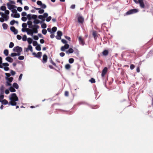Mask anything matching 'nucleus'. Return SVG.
<instances>
[{"mask_svg":"<svg viewBox=\"0 0 153 153\" xmlns=\"http://www.w3.org/2000/svg\"><path fill=\"white\" fill-rule=\"evenodd\" d=\"M9 99L10 101L8 103L9 105L16 106L17 104L16 101L18 100V98L15 93L12 94L9 96Z\"/></svg>","mask_w":153,"mask_h":153,"instance_id":"1","label":"nucleus"},{"mask_svg":"<svg viewBox=\"0 0 153 153\" xmlns=\"http://www.w3.org/2000/svg\"><path fill=\"white\" fill-rule=\"evenodd\" d=\"M37 16L36 15L29 14H28L27 16V18L28 20H30L32 19H34L33 22L35 24H38L39 23H42V22H40L39 20L37 19Z\"/></svg>","mask_w":153,"mask_h":153,"instance_id":"2","label":"nucleus"},{"mask_svg":"<svg viewBox=\"0 0 153 153\" xmlns=\"http://www.w3.org/2000/svg\"><path fill=\"white\" fill-rule=\"evenodd\" d=\"M13 51L16 52L18 54L19 56L21 55V53L22 51V47L19 46L15 47L13 48Z\"/></svg>","mask_w":153,"mask_h":153,"instance_id":"3","label":"nucleus"},{"mask_svg":"<svg viewBox=\"0 0 153 153\" xmlns=\"http://www.w3.org/2000/svg\"><path fill=\"white\" fill-rule=\"evenodd\" d=\"M5 79L7 80V81L6 82V85L7 86H11L12 84H11V82H12L13 80V77H5Z\"/></svg>","mask_w":153,"mask_h":153,"instance_id":"4","label":"nucleus"},{"mask_svg":"<svg viewBox=\"0 0 153 153\" xmlns=\"http://www.w3.org/2000/svg\"><path fill=\"white\" fill-rule=\"evenodd\" d=\"M48 13H44L43 15H40L39 16H38V18L39 19L42 20V21H41V22H42V23L45 20V18L48 17Z\"/></svg>","mask_w":153,"mask_h":153,"instance_id":"5","label":"nucleus"},{"mask_svg":"<svg viewBox=\"0 0 153 153\" xmlns=\"http://www.w3.org/2000/svg\"><path fill=\"white\" fill-rule=\"evenodd\" d=\"M137 9H134L130 10L126 13V15H130L136 13L138 12Z\"/></svg>","mask_w":153,"mask_h":153,"instance_id":"6","label":"nucleus"},{"mask_svg":"<svg viewBox=\"0 0 153 153\" xmlns=\"http://www.w3.org/2000/svg\"><path fill=\"white\" fill-rule=\"evenodd\" d=\"M135 2L136 4L139 3L140 4V6L141 8H144L145 7V5L143 1V0H138V2L137 0H133Z\"/></svg>","mask_w":153,"mask_h":153,"instance_id":"7","label":"nucleus"},{"mask_svg":"<svg viewBox=\"0 0 153 153\" xmlns=\"http://www.w3.org/2000/svg\"><path fill=\"white\" fill-rule=\"evenodd\" d=\"M57 35L56 36V38L57 39H60L61 36H62V33L60 31H58L57 32Z\"/></svg>","mask_w":153,"mask_h":153,"instance_id":"8","label":"nucleus"},{"mask_svg":"<svg viewBox=\"0 0 153 153\" xmlns=\"http://www.w3.org/2000/svg\"><path fill=\"white\" fill-rule=\"evenodd\" d=\"M2 65L4 66V70L6 71H7L9 70V68L8 66L9 65V64L7 63H4L2 64Z\"/></svg>","mask_w":153,"mask_h":153,"instance_id":"9","label":"nucleus"},{"mask_svg":"<svg viewBox=\"0 0 153 153\" xmlns=\"http://www.w3.org/2000/svg\"><path fill=\"white\" fill-rule=\"evenodd\" d=\"M7 5L8 8L10 10H11V9H13L14 8H16L17 7L16 6L14 5H11V4H10L9 3H7Z\"/></svg>","mask_w":153,"mask_h":153,"instance_id":"10","label":"nucleus"},{"mask_svg":"<svg viewBox=\"0 0 153 153\" xmlns=\"http://www.w3.org/2000/svg\"><path fill=\"white\" fill-rule=\"evenodd\" d=\"M78 39L79 44L84 45L85 44V42L84 39L82 38L81 36L79 37Z\"/></svg>","mask_w":153,"mask_h":153,"instance_id":"11","label":"nucleus"},{"mask_svg":"<svg viewBox=\"0 0 153 153\" xmlns=\"http://www.w3.org/2000/svg\"><path fill=\"white\" fill-rule=\"evenodd\" d=\"M69 47V45L68 44H66L64 46H62L61 48V50L62 51H64L65 50L68 48Z\"/></svg>","mask_w":153,"mask_h":153,"instance_id":"12","label":"nucleus"},{"mask_svg":"<svg viewBox=\"0 0 153 153\" xmlns=\"http://www.w3.org/2000/svg\"><path fill=\"white\" fill-rule=\"evenodd\" d=\"M107 70L108 69L106 67H105L103 69L101 74V76L102 77H104L105 76L107 71Z\"/></svg>","mask_w":153,"mask_h":153,"instance_id":"13","label":"nucleus"},{"mask_svg":"<svg viewBox=\"0 0 153 153\" xmlns=\"http://www.w3.org/2000/svg\"><path fill=\"white\" fill-rule=\"evenodd\" d=\"M78 22L80 23H82L84 21L83 18L81 16H79L78 18Z\"/></svg>","mask_w":153,"mask_h":153,"instance_id":"14","label":"nucleus"},{"mask_svg":"<svg viewBox=\"0 0 153 153\" xmlns=\"http://www.w3.org/2000/svg\"><path fill=\"white\" fill-rule=\"evenodd\" d=\"M10 30L12 32L14 33L15 34H17L18 33V30L14 27H10Z\"/></svg>","mask_w":153,"mask_h":153,"instance_id":"15","label":"nucleus"},{"mask_svg":"<svg viewBox=\"0 0 153 153\" xmlns=\"http://www.w3.org/2000/svg\"><path fill=\"white\" fill-rule=\"evenodd\" d=\"M33 29H29L27 31V33L28 35H30L32 36H33L34 32L33 31Z\"/></svg>","mask_w":153,"mask_h":153,"instance_id":"16","label":"nucleus"},{"mask_svg":"<svg viewBox=\"0 0 153 153\" xmlns=\"http://www.w3.org/2000/svg\"><path fill=\"white\" fill-rule=\"evenodd\" d=\"M11 16L13 18H19L20 17V15L19 13H12Z\"/></svg>","mask_w":153,"mask_h":153,"instance_id":"17","label":"nucleus"},{"mask_svg":"<svg viewBox=\"0 0 153 153\" xmlns=\"http://www.w3.org/2000/svg\"><path fill=\"white\" fill-rule=\"evenodd\" d=\"M47 56L46 54H44L43 55L42 58V62L43 63H46L47 60Z\"/></svg>","mask_w":153,"mask_h":153,"instance_id":"18","label":"nucleus"},{"mask_svg":"<svg viewBox=\"0 0 153 153\" xmlns=\"http://www.w3.org/2000/svg\"><path fill=\"white\" fill-rule=\"evenodd\" d=\"M5 60L10 62H12L13 61V59L10 56H8L6 58Z\"/></svg>","mask_w":153,"mask_h":153,"instance_id":"19","label":"nucleus"},{"mask_svg":"<svg viewBox=\"0 0 153 153\" xmlns=\"http://www.w3.org/2000/svg\"><path fill=\"white\" fill-rule=\"evenodd\" d=\"M16 23L17 24H18V22L17 21H16L14 20H13L11 21L10 22V24L11 25H13Z\"/></svg>","mask_w":153,"mask_h":153,"instance_id":"20","label":"nucleus"},{"mask_svg":"<svg viewBox=\"0 0 153 153\" xmlns=\"http://www.w3.org/2000/svg\"><path fill=\"white\" fill-rule=\"evenodd\" d=\"M73 49L71 48H70L68 49V51H66V53H73Z\"/></svg>","mask_w":153,"mask_h":153,"instance_id":"21","label":"nucleus"},{"mask_svg":"<svg viewBox=\"0 0 153 153\" xmlns=\"http://www.w3.org/2000/svg\"><path fill=\"white\" fill-rule=\"evenodd\" d=\"M10 86V87L9 88V90L11 92H14L16 91V90L12 86V85Z\"/></svg>","mask_w":153,"mask_h":153,"instance_id":"22","label":"nucleus"},{"mask_svg":"<svg viewBox=\"0 0 153 153\" xmlns=\"http://www.w3.org/2000/svg\"><path fill=\"white\" fill-rule=\"evenodd\" d=\"M42 54V53L41 52H39L36 55V57L38 58H40Z\"/></svg>","mask_w":153,"mask_h":153,"instance_id":"23","label":"nucleus"},{"mask_svg":"<svg viewBox=\"0 0 153 153\" xmlns=\"http://www.w3.org/2000/svg\"><path fill=\"white\" fill-rule=\"evenodd\" d=\"M13 87L16 89L19 88V85L16 83H14L13 84Z\"/></svg>","mask_w":153,"mask_h":153,"instance_id":"24","label":"nucleus"},{"mask_svg":"<svg viewBox=\"0 0 153 153\" xmlns=\"http://www.w3.org/2000/svg\"><path fill=\"white\" fill-rule=\"evenodd\" d=\"M102 53L103 55L107 56L108 53V51L107 50H105L103 51Z\"/></svg>","mask_w":153,"mask_h":153,"instance_id":"25","label":"nucleus"},{"mask_svg":"<svg viewBox=\"0 0 153 153\" xmlns=\"http://www.w3.org/2000/svg\"><path fill=\"white\" fill-rule=\"evenodd\" d=\"M2 25L4 30H6L7 29L8 25L4 23L2 24Z\"/></svg>","mask_w":153,"mask_h":153,"instance_id":"26","label":"nucleus"},{"mask_svg":"<svg viewBox=\"0 0 153 153\" xmlns=\"http://www.w3.org/2000/svg\"><path fill=\"white\" fill-rule=\"evenodd\" d=\"M27 50H30L31 52L33 51V48L32 46L30 45H28V48H27Z\"/></svg>","mask_w":153,"mask_h":153,"instance_id":"27","label":"nucleus"},{"mask_svg":"<svg viewBox=\"0 0 153 153\" xmlns=\"http://www.w3.org/2000/svg\"><path fill=\"white\" fill-rule=\"evenodd\" d=\"M57 30V28L56 27H53L51 30V32H52V33H54Z\"/></svg>","mask_w":153,"mask_h":153,"instance_id":"28","label":"nucleus"},{"mask_svg":"<svg viewBox=\"0 0 153 153\" xmlns=\"http://www.w3.org/2000/svg\"><path fill=\"white\" fill-rule=\"evenodd\" d=\"M19 56V55L17 53H12L10 55V56L12 57H14V56Z\"/></svg>","mask_w":153,"mask_h":153,"instance_id":"29","label":"nucleus"},{"mask_svg":"<svg viewBox=\"0 0 153 153\" xmlns=\"http://www.w3.org/2000/svg\"><path fill=\"white\" fill-rule=\"evenodd\" d=\"M36 49L38 51H40L41 50L40 45L39 44L37 45L36 47Z\"/></svg>","mask_w":153,"mask_h":153,"instance_id":"30","label":"nucleus"},{"mask_svg":"<svg viewBox=\"0 0 153 153\" xmlns=\"http://www.w3.org/2000/svg\"><path fill=\"white\" fill-rule=\"evenodd\" d=\"M8 103V102L6 100H2V104L4 105H6Z\"/></svg>","mask_w":153,"mask_h":153,"instance_id":"31","label":"nucleus"},{"mask_svg":"<svg viewBox=\"0 0 153 153\" xmlns=\"http://www.w3.org/2000/svg\"><path fill=\"white\" fill-rule=\"evenodd\" d=\"M27 40L28 43L30 45L32 43V40L30 38H27Z\"/></svg>","mask_w":153,"mask_h":153,"instance_id":"32","label":"nucleus"},{"mask_svg":"<svg viewBox=\"0 0 153 153\" xmlns=\"http://www.w3.org/2000/svg\"><path fill=\"white\" fill-rule=\"evenodd\" d=\"M27 36L25 35H24L22 38V40L24 41H25L27 40Z\"/></svg>","mask_w":153,"mask_h":153,"instance_id":"33","label":"nucleus"},{"mask_svg":"<svg viewBox=\"0 0 153 153\" xmlns=\"http://www.w3.org/2000/svg\"><path fill=\"white\" fill-rule=\"evenodd\" d=\"M4 53L6 56H7L8 55V51L7 49H5L4 51Z\"/></svg>","mask_w":153,"mask_h":153,"instance_id":"34","label":"nucleus"},{"mask_svg":"<svg viewBox=\"0 0 153 153\" xmlns=\"http://www.w3.org/2000/svg\"><path fill=\"white\" fill-rule=\"evenodd\" d=\"M0 9L2 11H5L6 9V7L5 6H1L0 8Z\"/></svg>","mask_w":153,"mask_h":153,"instance_id":"35","label":"nucleus"},{"mask_svg":"<svg viewBox=\"0 0 153 153\" xmlns=\"http://www.w3.org/2000/svg\"><path fill=\"white\" fill-rule=\"evenodd\" d=\"M14 46V44L13 42H10L9 45V48H12Z\"/></svg>","mask_w":153,"mask_h":153,"instance_id":"36","label":"nucleus"},{"mask_svg":"<svg viewBox=\"0 0 153 153\" xmlns=\"http://www.w3.org/2000/svg\"><path fill=\"white\" fill-rule=\"evenodd\" d=\"M97 32L95 31H94L93 32V35L95 38L97 36Z\"/></svg>","mask_w":153,"mask_h":153,"instance_id":"37","label":"nucleus"},{"mask_svg":"<svg viewBox=\"0 0 153 153\" xmlns=\"http://www.w3.org/2000/svg\"><path fill=\"white\" fill-rule=\"evenodd\" d=\"M2 59L1 57H0V68H3V67L2 66Z\"/></svg>","mask_w":153,"mask_h":153,"instance_id":"38","label":"nucleus"},{"mask_svg":"<svg viewBox=\"0 0 153 153\" xmlns=\"http://www.w3.org/2000/svg\"><path fill=\"white\" fill-rule=\"evenodd\" d=\"M50 62L54 66L56 67V64H55V63H54L53 61V60H52L51 58H50Z\"/></svg>","mask_w":153,"mask_h":153,"instance_id":"39","label":"nucleus"},{"mask_svg":"<svg viewBox=\"0 0 153 153\" xmlns=\"http://www.w3.org/2000/svg\"><path fill=\"white\" fill-rule=\"evenodd\" d=\"M47 27L46 24L45 23H43L41 25V27L42 28L45 29Z\"/></svg>","mask_w":153,"mask_h":153,"instance_id":"40","label":"nucleus"},{"mask_svg":"<svg viewBox=\"0 0 153 153\" xmlns=\"http://www.w3.org/2000/svg\"><path fill=\"white\" fill-rule=\"evenodd\" d=\"M65 67L66 69H69L71 68V66L69 64H67L65 65Z\"/></svg>","mask_w":153,"mask_h":153,"instance_id":"41","label":"nucleus"},{"mask_svg":"<svg viewBox=\"0 0 153 153\" xmlns=\"http://www.w3.org/2000/svg\"><path fill=\"white\" fill-rule=\"evenodd\" d=\"M89 81L91 83H94L95 82V79L93 78H91Z\"/></svg>","mask_w":153,"mask_h":153,"instance_id":"42","label":"nucleus"},{"mask_svg":"<svg viewBox=\"0 0 153 153\" xmlns=\"http://www.w3.org/2000/svg\"><path fill=\"white\" fill-rule=\"evenodd\" d=\"M46 18H47L46 19V20L47 22H49L51 20V18H52L51 17V16H49L48 17H47Z\"/></svg>","mask_w":153,"mask_h":153,"instance_id":"43","label":"nucleus"},{"mask_svg":"<svg viewBox=\"0 0 153 153\" xmlns=\"http://www.w3.org/2000/svg\"><path fill=\"white\" fill-rule=\"evenodd\" d=\"M68 61L69 63L71 64L74 62V59L73 58H70L69 59Z\"/></svg>","mask_w":153,"mask_h":153,"instance_id":"44","label":"nucleus"},{"mask_svg":"<svg viewBox=\"0 0 153 153\" xmlns=\"http://www.w3.org/2000/svg\"><path fill=\"white\" fill-rule=\"evenodd\" d=\"M19 56L18 57V59L20 60H23L24 58V56Z\"/></svg>","mask_w":153,"mask_h":153,"instance_id":"45","label":"nucleus"},{"mask_svg":"<svg viewBox=\"0 0 153 153\" xmlns=\"http://www.w3.org/2000/svg\"><path fill=\"white\" fill-rule=\"evenodd\" d=\"M27 24L29 26V27H30L32 25V22L30 21H28Z\"/></svg>","mask_w":153,"mask_h":153,"instance_id":"46","label":"nucleus"},{"mask_svg":"<svg viewBox=\"0 0 153 153\" xmlns=\"http://www.w3.org/2000/svg\"><path fill=\"white\" fill-rule=\"evenodd\" d=\"M3 18L5 21H7L9 18V16L7 15H5Z\"/></svg>","mask_w":153,"mask_h":153,"instance_id":"47","label":"nucleus"},{"mask_svg":"<svg viewBox=\"0 0 153 153\" xmlns=\"http://www.w3.org/2000/svg\"><path fill=\"white\" fill-rule=\"evenodd\" d=\"M21 15L23 17H25V16H27V13L25 12H23L21 13Z\"/></svg>","mask_w":153,"mask_h":153,"instance_id":"48","label":"nucleus"},{"mask_svg":"<svg viewBox=\"0 0 153 153\" xmlns=\"http://www.w3.org/2000/svg\"><path fill=\"white\" fill-rule=\"evenodd\" d=\"M47 33V31L46 29H44L42 30V33L44 35H45Z\"/></svg>","mask_w":153,"mask_h":153,"instance_id":"49","label":"nucleus"},{"mask_svg":"<svg viewBox=\"0 0 153 153\" xmlns=\"http://www.w3.org/2000/svg\"><path fill=\"white\" fill-rule=\"evenodd\" d=\"M4 13L5 15H9L10 13L9 11L8 10L6 9L4 11Z\"/></svg>","mask_w":153,"mask_h":153,"instance_id":"50","label":"nucleus"},{"mask_svg":"<svg viewBox=\"0 0 153 153\" xmlns=\"http://www.w3.org/2000/svg\"><path fill=\"white\" fill-rule=\"evenodd\" d=\"M5 87L3 85H1L0 88V91H4Z\"/></svg>","mask_w":153,"mask_h":153,"instance_id":"51","label":"nucleus"},{"mask_svg":"<svg viewBox=\"0 0 153 153\" xmlns=\"http://www.w3.org/2000/svg\"><path fill=\"white\" fill-rule=\"evenodd\" d=\"M44 12V10L43 9H42L41 8L39 10L38 12L40 14L43 13Z\"/></svg>","mask_w":153,"mask_h":153,"instance_id":"52","label":"nucleus"},{"mask_svg":"<svg viewBox=\"0 0 153 153\" xmlns=\"http://www.w3.org/2000/svg\"><path fill=\"white\" fill-rule=\"evenodd\" d=\"M41 7L43 9H45L46 7V5L44 4H42L41 5Z\"/></svg>","mask_w":153,"mask_h":153,"instance_id":"53","label":"nucleus"},{"mask_svg":"<svg viewBox=\"0 0 153 153\" xmlns=\"http://www.w3.org/2000/svg\"><path fill=\"white\" fill-rule=\"evenodd\" d=\"M12 12L13 13H17V10L16 9H12L11 10Z\"/></svg>","mask_w":153,"mask_h":153,"instance_id":"54","label":"nucleus"},{"mask_svg":"<svg viewBox=\"0 0 153 153\" xmlns=\"http://www.w3.org/2000/svg\"><path fill=\"white\" fill-rule=\"evenodd\" d=\"M33 46H36L38 45L37 42L36 41H34L33 42Z\"/></svg>","mask_w":153,"mask_h":153,"instance_id":"55","label":"nucleus"},{"mask_svg":"<svg viewBox=\"0 0 153 153\" xmlns=\"http://www.w3.org/2000/svg\"><path fill=\"white\" fill-rule=\"evenodd\" d=\"M22 20L23 22H25L27 20V18L25 17H22L21 19Z\"/></svg>","mask_w":153,"mask_h":153,"instance_id":"56","label":"nucleus"},{"mask_svg":"<svg viewBox=\"0 0 153 153\" xmlns=\"http://www.w3.org/2000/svg\"><path fill=\"white\" fill-rule=\"evenodd\" d=\"M33 27L35 29H37L39 28V26L37 25H35L33 26Z\"/></svg>","mask_w":153,"mask_h":153,"instance_id":"57","label":"nucleus"},{"mask_svg":"<svg viewBox=\"0 0 153 153\" xmlns=\"http://www.w3.org/2000/svg\"><path fill=\"white\" fill-rule=\"evenodd\" d=\"M17 38L19 40H21L22 38V36L19 35H17L16 36Z\"/></svg>","mask_w":153,"mask_h":153,"instance_id":"58","label":"nucleus"},{"mask_svg":"<svg viewBox=\"0 0 153 153\" xmlns=\"http://www.w3.org/2000/svg\"><path fill=\"white\" fill-rule=\"evenodd\" d=\"M10 73H11V74L13 76L15 74L16 72L14 71L11 70L10 71Z\"/></svg>","mask_w":153,"mask_h":153,"instance_id":"59","label":"nucleus"},{"mask_svg":"<svg viewBox=\"0 0 153 153\" xmlns=\"http://www.w3.org/2000/svg\"><path fill=\"white\" fill-rule=\"evenodd\" d=\"M17 10L19 12H21L22 10V7H17Z\"/></svg>","mask_w":153,"mask_h":153,"instance_id":"60","label":"nucleus"},{"mask_svg":"<svg viewBox=\"0 0 153 153\" xmlns=\"http://www.w3.org/2000/svg\"><path fill=\"white\" fill-rule=\"evenodd\" d=\"M42 1H38L37 2V4L41 6V5H42Z\"/></svg>","mask_w":153,"mask_h":153,"instance_id":"61","label":"nucleus"},{"mask_svg":"<svg viewBox=\"0 0 153 153\" xmlns=\"http://www.w3.org/2000/svg\"><path fill=\"white\" fill-rule=\"evenodd\" d=\"M62 42L64 44H67V41L65 39H62L61 40Z\"/></svg>","mask_w":153,"mask_h":153,"instance_id":"62","label":"nucleus"},{"mask_svg":"<svg viewBox=\"0 0 153 153\" xmlns=\"http://www.w3.org/2000/svg\"><path fill=\"white\" fill-rule=\"evenodd\" d=\"M33 39L35 40H37L38 39H39V37H38L37 36H33Z\"/></svg>","mask_w":153,"mask_h":153,"instance_id":"63","label":"nucleus"},{"mask_svg":"<svg viewBox=\"0 0 153 153\" xmlns=\"http://www.w3.org/2000/svg\"><path fill=\"white\" fill-rule=\"evenodd\" d=\"M135 66L134 65L131 64L130 65V68L131 69L133 70Z\"/></svg>","mask_w":153,"mask_h":153,"instance_id":"64","label":"nucleus"}]
</instances>
